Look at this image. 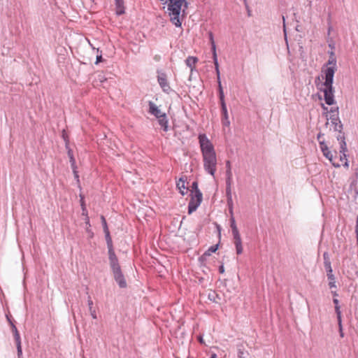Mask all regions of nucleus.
<instances>
[{
  "label": "nucleus",
  "mask_w": 358,
  "mask_h": 358,
  "mask_svg": "<svg viewBox=\"0 0 358 358\" xmlns=\"http://www.w3.org/2000/svg\"><path fill=\"white\" fill-rule=\"evenodd\" d=\"M198 139L202 155L203 169L207 173L215 178L217 158L214 145L205 134H199Z\"/></svg>",
  "instance_id": "obj_1"
},
{
  "label": "nucleus",
  "mask_w": 358,
  "mask_h": 358,
  "mask_svg": "<svg viewBox=\"0 0 358 358\" xmlns=\"http://www.w3.org/2000/svg\"><path fill=\"white\" fill-rule=\"evenodd\" d=\"M101 219L108 250L109 264L113 274L114 279L118 284L120 287L124 288L127 287V282L122 272L117 257L115 253L113 246L112 238L110 235L109 229L106 219L103 216H101Z\"/></svg>",
  "instance_id": "obj_2"
},
{
  "label": "nucleus",
  "mask_w": 358,
  "mask_h": 358,
  "mask_svg": "<svg viewBox=\"0 0 358 358\" xmlns=\"http://www.w3.org/2000/svg\"><path fill=\"white\" fill-rule=\"evenodd\" d=\"M328 65L330 66L322 70V73L324 74V82L322 84L320 91L324 94L325 103L332 106L335 103L333 81L334 73L336 71V59L334 58L329 59Z\"/></svg>",
  "instance_id": "obj_3"
},
{
  "label": "nucleus",
  "mask_w": 358,
  "mask_h": 358,
  "mask_svg": "<svg viewBox=\"0 0 358 358\" xmlns=\"http://www.w3.org/2000/svg\"><path fill=\"white\" fill-rule=\"evenodd\" d=\"M166 8L171 22L176 27H181L182 21L185 17V10L187 8L186 0H159Z\"/></svg>",
  "instance_id": "obj_4"
},
{
  "label": "nucleus",
  "mask_w": 358,
  "mask_h": 358,
  "mask_svg": "<svg viewBox=\"0 0 358 358\" xmlns=\"http://www.w3.org/2000/svg\"><path fill=\"white\" fill-rule=\"evenodd\" d=\"M322 107L324 110H327L329 113L327 115V124L329 126L330 129H333L334 131L338 132V135L344 134L342 132L343 124L338 117V107H331L330 110H327V107L322 104Z\"/></svg>",
  "instance_id": "obj_5"
},
{
  "label": "nucleus",
  "mask_w": 358,
  "mask_h": 358,
  "mask_svg": "<svg viewBox=\"0 0 358 358\" xmlns=\"http://www.w3.org/2000/svg\"><path fill=\"white\" fill-rule=\"evenodd\" d=\"M202 201V193L201 191L192 192L191 199L188 205V213L191 214L195 211Z\"/></svg>",
  "instance_id": "obj_6"
},
{
  "label": "nucleus",
  "mask_w": 358,
  "mask_h": 358,
  "mask_svg": "<svg viewBox=\"0 0 358 358\" xmlns=\"http://www.w3.org/2000/svg\"><path fill=\"white\" fill-rule=\"evenodd\" d=\"M320 148L322 151L323 155L329 160L331 164L336 167L338 168L341 166L340 164L336 163L334 161V155L331 150L329 149V146L324 141H320Z\"/></svg>",
  "instance_id": "obj_7"
},
{
  "label": "nucleus",
  "mask_w": 358,
  "mask_h": 358,
  "mask_svg": "<svg viewBox=\"0 0 358 358\" xmlns=\"http://www.w3.org/2000/svg\"><path fill=\"white\" fill-rule=\"evenodd\" d=\"M226 192L229 199L231 201V184H232V172L231 168V163L229 161H227L226 162Z\"/></svg>",
  "instance_id": "obj_8"
},
{
  "label": "nucleus",
  "mask_w": 358,
  "mask_h": 358,
  "mask_svg": "<svg viewBox=\"0 0 358 358\" xmlns=\"http://www.w3.org/2000/svg\"><path fill=\"white\" fill-rule=\"evenodd\" d=\"M336 138H337L338 141L339 142V145H340V149H339L340 160L341 162H345V160L348 159L347 154H346L348 152V148H347V144L345 142V135L344 134L337 135Z\"/></svg>",
  "instance_id": "obj_9"
},
{
  "label": "nucleus",
  "mask_w": 358,
  "mask_h": 358,
  "mask_svg": "<svg viewBox=\"0 0 358 358\" xmlns=\"http://www.w3.org/2000/svg\"><path fill=\"white\" fill-rule=\"evenodd\" d=\"M157 80L159 85H160L164 92L168 93L171 90V87L167 81L166 76L164 73H160L158 75Z\"/></svg>",
  "instance_id": "obj_10"
},
{
  "label": "nucleus",
  "mask_w": 358,
  "mask_h": 358,
  "mask_svg": "<svg viewBox=\"0 0 358 358\" xmlns=\"http://www.w3.org/2000/svg\"><path fill=\"white\" fill-rule=\"evenodd\" d=\"M149 113L155 115L157 118H159L166 114L165 113L162 112L157 106L152 101L149 102Z\"/></svg>",
  "instance_id": "obj_11"
},
{
  "label": "nucleus",
  "mask_w": 358,
  "mask_h": 358,
  "mask_svg": "<svg viewBox=\"0 0 358 358\" xmlns=\"http://www.w3.org/2000/svg\"><path fill=\"white\" fill-rule=\"evenodd\" d=\"M234 239V245L236 247V253L238 255H241L243 252V245H242V241L241 238L240 234H236L233 235Z\"/></svg>",
  "instance_id": "obj_12"
},
{
  "label": "nucleus",
  "mask_w": 358,
  "mask_h": 358,
  "mask_svg": "<svg viewBox=\"0 0 358 358\" xmlns=\"http://www.w3.org/2000/svg\"><path fill=\"white\" fill-rule=\"evenodd\" d=\"M222 109V124L224 127H229L230 121L228 114L227 105L221 106Z\"/></svg>",
  "instance_id": "obj_13"
},
{
  "label": "nucleus",
  "mask_w": 358,
  "mask_h": 358,
  "mask_svg": "<svg viewBox=\"0 0 358 358\" xmlns=\"http://www.w3.org/2000/svg\"><path fill=\"white\" fill-rule=\"evenodd\" d=\"M177 188L178 189L180 193L184 196L187 193L188 187L185 185V180L183 178H180L177 182Z\"/></svg>",
  "instance_id": "obj_14"
},
{
  "label": "nucleus",
  "mask_w": 358,
  "mask_h": 358,
  "mask_svg": "<svg viewBox=\"0 0 358 358\" xmlns=\"http://www.w3.org/2000/svg\"><path fill=\"white\" fill-rule=\"evenodd\" d=\"M115 13L117 15L124 13V6L123 0H115Z\"/></svg>",
  "instance_id": "obj_15"
},
{
  "label": "nucleus",
  "mask_w": 358,
  "mask_h": 358,
  "mask_svg": "<svg viewBox=\"0 0 358 358\" xmlns=\"http://www.w3.org/2000/svg\"><path fill=\"white\" fill-rule=\"evenodd\" d=\"M198 62V59L196 57L189 56L185 60L186 65L190 68L191 71L194 69V65Z\"/></svg>",
  "instance_id": "obj_16"
},
{
  "label": "nucleus",
  "mask_w": 358,
  "mask_h": 358,
  "mask_svg": "<svg viewBox=\"0 0 358 358\" xmlns=\"http://www.w3.org/2000/svg\"><path fill=\"white\" fill-rule=\"evenodd\" d=\"M158 119V122L159 124V125L163 128L164 131H168V124H169V122H168V120H167V117H166V115H164L163 116L157 118Z\"/></svg>",
  "instance_id": "obj_17"
},
{
  "label": "nucleus",
  "mask_w": 358,
  "mask_h": 358,
  "mask_svg": "<svg viewBox=\"0 0 358 358\" xmlns=\"http://www.w3.org/2000/svg\"><path fill=\"white\" fill-rule=\"evenodd\" d=\"M87 304H88L89 310H90L92 317L93 319H96L97 316H96V310L93 308V301L91 299L90 296L88 297Z\"/></svg>",
  "instance_id": "obj_18"
},
{
  "label": "nucleus",
  "mask_w": 358,
  "mask_h": 358,
  "mask_svg": "<svg viewBox=\"0 0 358 358\" xmlns=\"http://www.w3.org/2000/svg\"><path fill=\"white\" fill-rule=\"evenodd\" d=\"M218 249V245H215L210 246L203 255L202 257H200V259H203L206 256H210L213 252H215Z\"/></svg>",
  "instance_id": "obj_19"
},
{
  "label": "nucleus",
  "mask_w": 358,
  "mask_h": 358,
  "mask_svg": "<svg viewBox=\"0 0 358 358\" xmlns=\"http://www.w3.org/2000/svg\"><path fill=\"white\" fill-rule=\"evenodd\" d=\"M230 227L231 228L232 235L238 234V229L237 228L236 220L234 216L230 217Z\"/></svg>",
  "instance_id": "obj_20"
},
{
  "label": "nucleus",
  "mask_w": 358,
  "mask_h": 358,
  "mask_svg": "<svg viewBox=\"0 0 358 358\" xmlns=\"http://www.w3.org/2000/svg\"><path fill=\"white\" fill-rule=\"evenodd\" d=\"M328 278V280H329V287L330 289H332V288H336V278L334 275L333 276H330Z\"/></svg>",
  "instance_id": "obj_21"
},
{
  "label": "nucleus",
  "mask_w": 358,
  "mask_h": 358,
  "mask_svg": "<svg viewBox=\"0 0 358 358\" xmlns=\"http://www.w3.org/2000/svg\"><path fill=\"white\" fill-rule=\"evenodd\" d=\"M333 302H334V303L335 305V312H336V313H341V306H339V301L337 299L334 298L333 299Z\"/></svg>",
  "instance_id": "obj_22"
},
{
  "label": "nucleus",
  "mask_w": 358,
  "mask_h": 358,
  "mask_svg": "<svg viewBox=\"0 0 358 358\" xmlns=\"http://www.w3.org/2000/svg\"><path fill=\"white\" fill-rule=\"evenodd\" d=\"M219 98H220V105L221 106L226 105L225 100H224V94L223 91L219 92Z\"/></svg>",
  "instance_id": "obj_23"
},
{
  "label": "nucleus",
  "mask_w": 358,
  "mask_h": 358,
  "mask_svg": "<svg viewBox=\"0 0 358 358\" xmlns=\"http://www.w3.org/2000/svg\"><path fill=\"white\" fill-rule=\"evenodd\" d=\"M211 50L213 53V59H215V57H217L215 43L211 44Z\"/></svg>",
  "instance_id": "obj_24"
},
{
  "label": "nucleus",
  "mask_w": 358,
  "mask_h": 358,
  "mask_svg": "<svg viewBox=\"0 0 358 358\" xmlns=\"http://www.w3.org/2000/svg\"><path fill=\"white\" fill-rule=\"evenodd\" d=\"M213 62H214V64H215V69L216 74L217 76H219L220 69H219V64H218V61H217V57H215V59H213Z\"/></svg>",
  "instance_id": "obj_25"
},
{
  "label": "nucleus",
  "mask_w": 358,
  "mask_h": 358,
  "mask_svg": "<svg viewBox=\"0 0 358 358\" xmlns=\"http://www.w3.org/2000/svg\"><path fill=\"white\" fill-rule=\"evenodd\" d=\"M17 347V357L22 358V345H16Z\"/></svg>",
  "instance_id": "obj_26"
},
{
  "label": "nucleus",
  "mask_w": 358,
  "mask_h": 358,
  "mask_svg": "<svg viewBox=\"0 0 358 358\" xmlns=\"http://www.w3.org/2000/svg\"><path fill=\"white\" fill-rule=\"evenodd\" d=\"M192 192H196L197 191H200L198 188V184L196 182H194L192 185Z\"/></svg>",
  "instance_id": "obj_27"
},
{
  "label": "nucleus",
  "mask_w": 358,
  "mask_h": 358,
  "mask_svg": "<svg viewBox=\"0 0 358 358\" xmlns=\"http://www.w3.org/2000/svg\"><path fill=\"white\" fill-rule=\"evenodd\" d=\"M14 338H15V343H16V345H21V339H20V334H15L14 335Z\"/></svg>",
  "instance_id": "obj_28"
},
{
  "label": "nucleus",
  "mask_w": 358,
  "mask_h": 358,
  "mask_svg": "<svg viewBox=\"0 0 358 358\" xmlns=\"http://www.w3.org/2000/svg\"><path fill=\"white\" fill-rule=\"evenodd\" d=\"M80 205H81V207H82V210L83 211H86V207H85V202H84V199L82 196H80Z\"/></svg>",
  "instance_id": "obj_29"
},
{
  "label": "nucleus",
  "mask_w": 358,
  "mask_h": 358,
  "mask_svg": "<svg viewBox=\"0 0 358 358\" xmlns=\"http://www.w3.org/2000/svg\"><path fill=\"white\" fill-rule=\"evenodd\" d=\"M324 266L325 269H329L331 268V262L330 261H324Z\"/></svg>",
  "instance_id": "obj_30"
},
{
  "label": "nucleus",
  "mask_w": 358,
  "mask_h": 358,
  "mask_svg": "<svg viewBox=\"0 0 358 358\" xmlns=\"http://www.w3.org/2000/svg\"><path fill=\"white\" fill-rule=\"evenodd\" d=\"M326 270V272H327V278L330 277V276H333L334 275L333 274V270H332V268H330L329 269H325Z\"/></svg>",
  "instance_id": "obj_31"
},
{
  "label": "nucleus",
  "mask_w": 358,
  "mask_h": 358,
  "mask_svg": "<svg viewBox=\"0 0 358 358\" xmlns=\"http://www.w3.org/2000/svg\"><path fill=\"white\" fill-rule=\"evenodd\" d=\"M208 35H209V40H210V44L215 43V41H214V36H213V33L209 32Z\"/></svg>",
  "instance_id": "obj_32"
},
{
  "label": "nucleus",
  "mask_w": 358,
  "mask_h": 358,
  "mask_svg": "<svg viewBox=\"0 0 358 358\" xmlns=\"http://www.w3.org/2000/svg\"><path fill=\"white\" fill-rule=\"evenodd\" d=\"M323 258H324V261H330L329 255L327 252H324Z\"/></svg>",
  "instance_id": "obj_33"
},
{
  "label": "nucleus",
  "mask_w": 358,
  "mask_h": 358,
  "mask_svg": "<svg viewBox=\"0 0 358 358\" xmlns=\"http://www.w3.org/2000/svg\"><path fill=\"white\" fill-rule=\"evenodd\" d=\"M338 323H342L341 312L336 313Z\"/></svg>",
  "instance_id": "obj_34"
},
{
  "label": "nucleus",
  "mask_w": 358,
  "mask_h": 358,
  "mask_svg": "<svg viewBox=\"0 0 358 358\" xmlns=\"http://www.w3.org/2000/svg\"><path fill=\"white\" fill-rule=\"evenodd\" d=\"M355 234L356 236H358V215L356 220V226H355Z\"/></svg>",
  "instance_id": "obj_35"
},
{
  "label": "nucleus",
  "mask_w": 358,
  "mask_h": 358,
  "mask_svg": "<svg viewBox=\"0 0 358 358\" xmlns=\"http://www.w3.org/2000/svg\"><path fill=\"white\" fill-rule=\"evenodd\" d=\"M101 59H102L101 55H96V64H99V62H101Z\"/></svg>",
  "instance_id": "obj_36"
},
{
  "label": "nucleus",
  "mask_w": 358,
  "mask_h": 358,
  "mask_svg": "<svg viewBox=\"0 0 358 358\" xmlns=\"http://www.w3.org/2000/svg\"><path fill=\"white\" fill-rule=\"evenodd\" d=\"M85 223H86V224H87V230H88V228H90V218H89V217H88V216H87V217H85Z\"/></svg>",
  "instance_id": "obj_37"
},
{
  "label": "nucleus",
  "mask_w": 358,
  "mask_h": 358,
  "mask_svg": "<svg viewBox=\"0 0 358 358\" xmlns=\"http://www.w3.org/2000/svg\"><path fill=\"white\" fill-rule=\"evenodd\" d=\"M70 162H71L73 168H74L76 162H75V159H74L73 156H70Z\"/></svg>",
  "instance_id": "obj_38"
},
{
  "label": "nucleus",
  "mask_w": 358,
  "mask_h": 358,
  "mask_svg": "<svg viewBox=\"0 0 358 358\" xmlns=\"http://www.w3.org/2000/svg\"><path fill=\"white\" fill-rule=\"evenodd\" d=\"M323 136V134L322 133H319L317 136V139L318 141V142L320 143V141H322L321 139L322 136Z\"/></svg>",
  "instance_id": "obj_39"
},
{
  "label": "nucleus",
  "mask_w": 358,
  "mask_h": 358,
  "mask_svg": "<svg viewBox=\"0 0 358 358\" xmlns=\"http://www.w3.org/2000/svg\"><path fill=\"white\" fill-rule=\"evenodd\" d=\"M343 166L346 169L349 168V162L348 159L344 162Z\"/></svg>",
  "instance_id": "obj_40"
},
{
  "label": "nucleus",
  "mask_w": 358,
  "mask_h": 358,
  "mask_svg": "<svg viewBox=\"0 0 358 358\" xmlns=\"http://www.w3.org/2000/svg\"><path fill=\"white\" fill-rule=\"evenodd\" d=\"M73 173H74L75 178L78 180V181H79L78 174V172L76 171V170L75 169V168H73Z\"/></svg>",
  "instance_id": "obj_41"
},
{
  "label": "nucleus",
  "mask_w": 358,
  "mask_h": 358,
  "mask_svg": "<svg viewBox=\"0 0 358 358\" xmlns=\"http://www.w3.org/2000/svg\"><path fill=\"white\" fill-rule=\"evenodd\" d=\"M219 271H220V273H223L224 272V266H223V265H222V266H220L219 267Z\"/></svg>",
  "instance_id": "obj_42"
},
{
  "label": "nucleus",
  "mask_w": 358,
  "mask_h": 358,
  "mask_svg": "<svg viewBox=\"0 0 358 358\" xmlns=\"http://www.w3.org/2000/svg\"><path fill=\"white\" fill-rule=\"evenodd\" d=\"M217 84H218L219 92L223 91L221 81H219V83H217Z\"/></svg>",
  "instance_id": "obj_43"
},
{
  "label": "nucleus",
  "mask_w": 358,
  "mask_h": 358,
  "mask_svg": "<svg viewBox=\"0 0 358 358\" xmlns=\"http://www.w3.org/2000/svg\"><path fill=\"white\" fill-rule=\"evenodd\" d=\"M10 324H11V327H12V330H13V331H15V329H17L16 327L15 326V324H13L12 323V322H10Z\"/></svg>",
  "instance_id": "obj_44"
},
{
  "label": "nucleus",
  "mask_w": 358,
  "mask_h": 358,
  "mask_svg": "<svg viewBox=\"0 0 358 358\" xmlns=\"http://www.w3.org/2000/svg\"><path fill=\"white\" fill-rule=\"evenodd\" d=\"M244 353L243 352H239L238 358H244Z\"/></svg>",
  "instance_id": "obj_45"
},
{
  "label": "nucleus",
  "mask_w": 358,
  "mask_h": 358,
  "mask_svg": "<svg viewBox=\"0 0 358 358\" xmlns=\"http://www.w3.org/2000/svg\"><path fill=\"white\" fill-rule=\"evenodd\" d=\"M338 324L339 331H342V330H343L342 323H338Z\"/></svg>",
  "instance_id": "obj_46"
},
{
  "label": "nucleus",
  "mask_w": 358,
  "mask_h": 358,
  "mask_svg": "<svg viewBox=\"0 0 358 358\" xmlns=\"http://www.w3.org/2000/svg\"><path fill=\"white\" fill-rule=\"evenodd\" d=\"M229 213H230V215H231V216H234V213H233V208H232V207H230V208H229Z\"/></svg>",
  "instance_id": "obj_47"
},
{
  "label": "nucleus",
  "mask_w": 358,
  "mask_h": 358,
  "mask_svg": "<svg viewBox=\"0 0 358 358\" xmlns=\"http://www.w3.org/2000/svg\"><path fill=\"white\" fill-rule=\"evenodd\" d=\"M217 83H219V81H221L220 80V72L219 71V76L217 75Z\"/></svg>",
  "instance_id": "obj_48"
},
{
  "label": "nucleus",
  "mask_w": 358,
  "mask_h": 358,
  "mask_svg": "<svg viewBox=\"0 0 358 358\" xmlns=\"http://www.w3.org/2000/svg\"><path fill=\"white\" fill-rule=\"evenodd\" d=\"M199 342H200L201 343H203V338H202L201 336H200V337L199 338Z\"/></svg>",
  "instance_id": "obj_49"
},
{
  "label": "nucleus",
  "mask_w": 358,
  "mask_h": 358,
  "mask_svg": "<svg viewBox=\"0 0 358 358\" xmlns=\"http://www.w3.org/2000/svg\"><path fill=\"white\" fill-rule=\"evenodd\" d=\"M331 293H332V294H333L334 296H338V294H337V292H334V291H332V292H331Z\"/></svg>",
  "instance_id": "obj_50"
},
{
  "label": "nucleus",
  "mask_w": 358,
  "mask_h": 358,
  "mask_svg": "<svg viewBox=\"0 0 358 358\" xmlns=\"http://www.w3.org/2000/svg\"><path fill=\"white\" fill-rule=\"evenodd\" d=\"M210 358H217V356L215 354H213V355H211Z\"/></svg>",
  "instance_id": "obj_51"
},
{
  "label": "nucleus",
  "mask_w": 358,
  "mask_h": 358,
  "mask_svg": "<svg viewBox=\"0 0 358 358\" xmlns=\"http://www.w3.org/2000/svg\"><path fill=\"white\" fill-rule=\"evenodd\" d=\"M83 215H85L87 217V210L86 211H83Z\"/></svg>",
  "instance_id": "obj_52"
},
{
  "label": "nucleus",
  "mask_w": 358,
  "mask_h": 358,
  "mask_svg": "<svg viewBox=\"0 0 358 358\" xmlns=\"http://www.w3.org/2000/svg\"><path fill=\"white\" fill-rule=\"evenodd\" d=\"M339 332H340L341 337H343L344 336V334H343V331H339Z\"/></svg>",
  "instance_id": "obj_53"
},
{
  "label": "nucleus",
  "mask_w": 358,
  "mask_h": 358,
  "mask_svg": "<svg viewBox=\"0 0 358 358\" xmlns=\"http://www.w3.org/2000/svg\"><path fill=\"white\" fill-rule=\"evenodd\" d=\"M13 334H14V335L15 334H19V332H18L17 329H15V331H13Z\"/></svg>",
  "instance_id": "obj_54"
},
{
  "label": "nucleus",
  "mask_w": 358,
  "mask_h": 358,
  "mask_svg": "<svg viewBox=\"0 0 358 358\" xmlns=\"http://www.w3.org/2000/svg\"><path fill=\"white\" fill-rule=\"evenodd\" d=\"M69 156H73L72 153L71 152V151H69Z\"/></svg>",
  "instance_id": "obj_55"
},
{
  "label": "nucleus",
  "mask_w": 358,
  "mask_h": 358,
  "mask_svg": "<svg viewBox=\"0 0 358 358\" xmlns=\"http://www.w3.org/2000/svg\"><path fill=\"white\" fill-rule=\"evenodd\" d=\"M356 176L358 177V169H357V171H356Z\"/></svg>",
  "instance_id": "obj_56"
},
{
  "label": "nucleus",
  "mask_w": 358,
  "mask_h": 358,
  "mask_svg": "<svg viewBox=\"0 0 358 358\" xmlns=\"http://www.w3.org/2000/svg\"><path fill=\"white\" fill-rule=\"evenodd\" d=\"M6 318H8V320L9 322H11V321L10 320V319L8 318V316H6Z\"/></svg>",
  "instance_id": "obj_57"
}]
</instances>
